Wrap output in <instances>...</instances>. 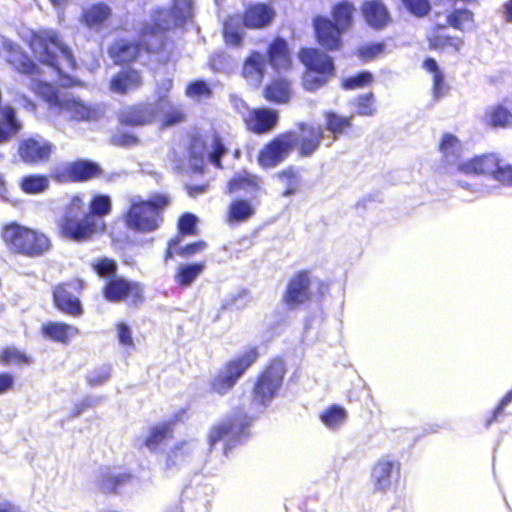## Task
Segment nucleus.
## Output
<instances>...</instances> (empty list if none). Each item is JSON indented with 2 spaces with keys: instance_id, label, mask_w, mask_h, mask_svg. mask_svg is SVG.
Returning a JSON list of instances; mask_svg holds the SVG:
<instances>
[{
  "instance_id": "052dcab7",
  "label": "nucleus",
  "mask_w": 512,
  "mask_h": 512,
  "mask_svg": "<svg viewBox=\"0 0 512 512\" xmlns=\"http://www.w3.org/2000/svg\"><path fill=\"white\" fill-rule=\"evenodd\" d=\"M512 402V388L502 397L499 404L493 409L491 415L485 420V427H490L493 423L504 415L505 407Z\"/></svg>"
},
{
  "instance_id": "e2e57ef3",
  "label": "nucleus",
  "mask_w": 512,
  "mask_h": 512,
  "mask_svg": "<svg viewBox=\"0 0 512 512\" xmlns=\"http://www.w3.org/2000/svg\"><path fill=\"white\" fill-rule=\"evenodd\" d=\"M492 177L503 184L512 185V165H501L498 158L497 168L494 170Z\"/></svg>"
},
{
  "instance_id": "bf43d9fd",
  "label": "nucleus",
  "mask_w": 512,
  "mask_h": 512,
  "mask_svg": "<svg viewBox=\"0 0 512 512\" xmlns=\"http://www.w3.org/2000/svg\"><path fill=\"white\" fill-rule=\"evenodd\" d=\"M110 367L107 365L93 369L87 376L89 386L95 387L104 384L110 378Z\"/></svg>"
},
{
  "instance_id": "37998d69",
  "label": "nucleus",
  "mask_w": 512,
  "mask_h": 512,
  "mask_svg": "<svg viewBox=\"0 0 512 512\" xmlns=\"http://www.w3.org/2000/svg\"><path fill=\"white\" fill-rule=\"evenodd\" d=\"M438 149L442 154L443 160L448 163H454L459 160L461 156L462 145L460 140L451 133L442 135L438 145Z\"/></svg>"
},
{
  "instance_id": "423d86ee",
  "label": "nucleus",
  "mask_w": 512,
  "mask_h": 512,
  "mask_svg": "<svg viewBox=\"0 0 512 512\" xmlns=\"http://www.w3.org/2000/svg\"><path fill=\"white\" fill-rule=\"evenodd\" d=\"M0 235L6 249L13 256L39 259L53 249V241L47 233L16 221L4 224Z\"/></svg>"
},
{
  "instance_id": "f704fd0d",
  "label": "nucleus",
  "mask_w": 512,
  "mask_h": 512,
  "mask_svg": "<svg viewBox=\"0 0 512 512\" xmlns=\"http://www.w3.org/2000/svg\"><path fill=\"white\" fill-rule=\"evenodd\" d=\"M422 69L431 74V93L435 100L443 98L449 91V85L445 81V75L439 64L433 57H426L421 64Z\"/></svg>"
},
{
  "instance_id": "20e7f679",
  "label": "nucleus",
  "mask_w": 512,
  "mask_h": 512,
  "mask_svg": "<svg viewBox=\"0 0 512 512\" xmlns=\"http://www.w3.org/2000/svg\"><path fill=\"white\" fill-rule=\"evenodd\" d=\"M37 60L58 75L62 86H80L81 82L68 72L77 69L78 64L71 47L64 41L61 33L53 28L31 30L26 41Z\"/></svg>"
},
{
  "instance_id": "680f3d73",
  "label": "nucleus",
  "mask_w": 512,
  "mask_h": 512,
  "mask_svg": "<svg viewBox=\"0 0 512 512\" xmlns=\"http://www.w3.org/2000/svg\"><path fill=\"white\" fill-rule=\"evenodd\" d=\"M110 143L116 147L127 148V147L136 146L139 143V139L137 138V136H135L132 133L121 132L118 134H114L110 138Z\"/></svg>"
},
{
  "instance_id": "864d4df0",
  "label": "nucleus",
  "mask_w": 512,
  "mask_h": 512,
  "mask_svg": "<svg viewBox=\"0 0 512 512\" xmlns=\"http://www.w3.org/2000/svg\"><path fill=\"white\" fill-rule=\"evenodd\" d=\"M375 103V95L373 92L361 94L353 101L355 113L359 116H373L376 113Z\"/></svg>"
},
{
  "instance_id": "c9c22d12",
  "label": "nucleus",
  "mask_w": 512,
  "mask_h": 512,
  "mask_svg": "<svg viewBox=\"0 0 512 512\" xmlns=\"http://www.w3.org/2000/svg\"><path fill=\"white\" fill-rule=\"evenodd\" d=\"M255 213V207L250 200L235 198L227 207L226 222L229 224L243 223L252 218Z\"/></svg>"
},
{
  "instance_id": "a19ab883",
  "label": "nucleus",
  "mask_w": 512,
  "mask_h": 512,
  "mask_svg": "<svg viewBox=\"0 0 512 512\" xmlns=\"http://www.w3.org/2000/svg\"><path fill=\"white\" fill-rule=\"evenodd\" d=\"M325 128L335 138L346 135L353 128L352 116H342L334 111L324 113Z\"/></svg>"
},
{
  "instance_id": "f257e3e1",
  "label": "nucleus",
  "mask_w": 512,
  "mask_h": 512,
  "mask_svg": "<svg viewBox=\"0 0 512 512\" xmlns=\"http://www.w3.org/2000/svg\"><path fill=\"white\" fill-rule=\"evenodd\" d=\"M165 9H156L152 22L145 24L134 41L128 39L115 40L108 49L113 63L118 66H127L134 63L146 65L153 61L157 65L166 66L173 61V41L166 35L169 30L167 22H161V15L165 16Z\"/></svg>"
},
{
  "instance_id": "f03ea898",
  "label": "nucleus",
  "mask_w": 512,
  "mask_h": 512,
  "mask_svg": "<svg viewBox=\"0 0 512 512\" xmlns=\"http://www.w3.org/2000/svg\"><path fill=\"white\" fill-rule=\"evenodd\" d=\"M82 193L73 194L65 205L62 216L57 221V234L60 238L75 243H88L107 232L104 218L112 212V201L106 194L93 195L85 212Z\"/></svg>"
},
{
  "instance_id": "aec40b11",
  "label": "nucleus",
  "mask_w": 512,
  "mask_h": 512,
  "mask_svg": "<svg viewBox=\"0 0 512 512\" xmlns=\"http://www.w3.org/2000/svg\"><path fill=\"white\" fill-rule=\"evenodd\" d=\"M239 74L248 85L260 87L267 74L265 55L259 50H250L242 60Z\"/></svg>"
},
{
  "instance_id": "de8ad7c7",
  "label": "nucleus",
  "mask_w": 512,
  "mask_h": 512,
  "mask_svg": "<svg viewBox=\"0 0 512 512\" xmlns=\"http://www.w3.org/2000/svg\"><path fill=\"white\" fill-rule=\"evenodd\" d=\"M222 36L225 44L234 48H242L244 44V35L241 32L237 21L228 19L224 22Z\"/></svg>"
},
{
  "instance_id": "4468645a",
  "label": "nucleus",
  "mask_w": 512,
  "mask_h": 512,
  "mask_svg": "<svg viewBox=\"0 0 512 512\" xmlns=\"http://www.w3.org/2000/svg\"><path fill=\"white\" fill-rule=\"evenodd\" d=\"M30 89L40 96L50 108L55 107L60 112H67L73 121H86L91 118L92 110L89 106L74 97L61 99L57 90L46 81H32Z\"/></svg>"
},
{
  "instance_id": "6ab92c4d",
  "label": "nucleus",
  "mask_w": 512,
  "mask_h": 512,
  "mask_svg": "<svg viewBox=\"0 0 512 512\" xmlns=\"http://www.w3.org/2000/svg\"><path fill=\"white\" fill-rule=\"evenodd\" d=\"M266 62L275 72H287L293 69V56L288 41L280 36L274 37L266 46Z\"/></svg>"
},
{
  "instance_id": "bb28decb",
  "label": "nucleus",
  "mask_w": 512,
  "mask_h": 512,
  "mask_svg": "<svg viewBox=\"0 0 512 512\" xmlns=\"http://www.w3.org/2000/svg\"><path fill=\"white\" fill-rule=\"evenodd\" d=\"M5 49L7 52L5 60L15 71L30 77L39 76L41 74L39 66L19 45L8 44Z\"/></svg>"
},
{
  "instance_id": "7c9ffc66",
  "label": "nucleus",
  "mask_w": 512,
  "mask_h": 512,
  "mask_svg": "<svg viewBox=\"0 0 512 512\" xmlns=\"http://www.w3.org/2000/svg\"><path fill=\"white\" fill-rule=\"evenodd\" d=\"M112 16L111 7L104 2H96L85 7L80 16L79 22L90 30L102 29Z\"/></svg>"
},
{
  "instance_id": "473e14b6",
  "label": "nucleus",
  "mask_w": 512,
  "mask_h": 512,
  "mask_svg": "<svg viewBox=\"0 0 512 512\" xmlns=\"http://www.w3.org/2000/svg\"><path fill=\"white\" fill-rule=\"evenodd\" d=\"M401 464L396 460L381 458L372 468L373 485L376 491H384L391 485V477L399 475Z\"/></svg>"
},
{
  "instance_id": "6e6d98bb",
  "label": "nucleus",
  "mask_w": 512,
  "mask_h": 512,
  "mask_svg": "<svg viewBox=\"0 0 512 512\" xmlns=\"http://www.w3.org/2000/svg\"><path fill=\"white\" fill-rule=\"evenodd\" d=\"M406 11L416 18H425L431 12L430 0H400Z\"/></svg>"
},
{
  "instance_id": "58836bf2",
  "label": "nucleus",
  "mask_w": 512,
  "mask_h": 512,
  "mask_svg": "<svg viewBox=\"0 0 512 512\" xmlns=\"http://www.w3.org/2000/svg\"><path fill=\"white\" fill-rule=\"evenodd\" d=\"M191 442L189 440H181L175 443L165 456V470L178 468L187 462L191 456Z\"/></svg>"
},
{
  "instance_id": "9b49d317",
  "label": "nucleus",
  "mask_w": 512,
  "mask_h": 512,
  "mask_svg": "<svg viewBox=\"0 0 512 512\" xmlns=\"http://www.w3.org/2000/svg\"><path fill=\"white\" fill-rule=\"evenodd\" d=\"M312 271L301 269L296 271L286 284L282 295V303L289 309L295 310L300 306L313 301L314 298L322 300L329 290V283L323 280L316 282V291H312Z\"/></svg>"
},
{
  "instance_id": "338daca9",
  "label": "nucleus",
  "mask_w": 512,
  "mask_h": 512,
  "mask_svg": "<svg viewBox=\"0 0 512 512\" xmlns=\"http://www.w3.org/2000/svg\"><path fill=\"white\" fill-rule=\"evenodd\" d=\"M117 336L119 342L124 346H134L131 330L126 323L120 322L117 324Z\"/></svg>"
},
{
  "instance_id": "09e8293b",
  "label": "nucleus",
  "mask_w": 512,
  "mask_h": 512,
  "mask_svg": "<svg viewBox=\"0 0 512 512\" xmlns=\"http://www.w3.org/2000/svg\"><path fill=\"white\" fill-rule=\"evenodd\" d=\"M347 418L346 410L336 404L330 405L320 414L321 422L328 428H339Z\"/></svg>"
},
{
  "instance_id": "9d476101",
  "label": "nucleus",
  "mask_w": 512,
  "mask_h": 512,
  "mask_svg": "<svg viewBox=\"0 0 512 512\" xmlns=\"http://www.w3.org/2000/svg\"><path fill=\"white\" fill-rule=\"evenodd\" d=\"M287 373L282 358H271L256 375L250 396L253 404L268 407L279 395Z\"/></svg>"
},
{
  "instance_id": "ea45409f",
  "label": "nucleus",
  "mask_w": 512,
  "mask_h": 512,
  "mask_svg": "<svg viewBox=\"0 0 512 512\" xmlns=\"http://www.w3.org/2000/svg\"><path fill=\"white\" fill-rule=\"evenodd\" d=\"M486 124L494 129H507L512 127V111L501 103L495 104L486 110Z\"/></svg>"
},
{
  "instance_id": "5fc2aeb1",
  "label": "nucleus",
  "mask_w": 512,
  "mask_h": 512,
  "mask_svg": "<svg viewBox=\"0 0 512 512\" xmlns=\"http://www.w3.org/2000/svg\"><path fill=\"white\" fill-rule=\"evenodd\" d=\"M91 268L99 277L108 279L117 275L118 265L112 258L101 257L91 264Z\"/></svg>"
},
{
  "instance_id": "2eb2a0df",
  "label": "nucleus",
  "mask_w": 512,
  "mask_h": 512,
  "mask_svg": "<svg viewBox=\"0 0 512 512\" xmlns=\"http://www.w3.org/2000/svg\"><path fill=\"white\" fill-rule=\"evenodd\" d=\"M101 294L109 303L126 302L133 307L143 305L146 300L145 286L141 282L120 275L106 279Z\"/></svg>"
},
{
  "instance_id": "0e129e2a",
  "label": "nucleus",
  "mask_w": 512,
  "mask_h": 512,
  "mask_svg": "<svg viewBox=\"0 0 512 512\" xmlns=\"http://www.w3.org/2000/svg\"><path fill=\"white\" fill-rule=\"evenodd\" d=\"M185 118L186 115L180 107H173L164 115L162 126L169 127L180 124Z\"/></svg>"
},
{
  "instance_id": "c03bdc74",
  "label": "nucleus",
  "mask_w": 512,
  "mask_h": 512,
  "mask_svg": "<svg viewBox=\"0 0 512 512\" xmlns=\"http://www.w3.org/2000/svg\"><path fill=\"white\" fill-rule=\"evenodd\" d=\"M275 176L285 186L282 196L289 197L299 191L301 177L295 166L289 165L278 171Z\"/></svg>"
},
{
  "instance_id": "a211bd4d",
  "label": "nucleus",
  "mask_w": 512,
  "mask_h": 512,
  "mask_svg": "<svg viewBox=\"0 0 512 512\" xmlns=\"http://www.w3.org/2000/svg\"><path fill=\"white\" fill-rule=\"evenodd\" d=\"M135 476L132 471L121 467L106 466L97 479V489L105 496L120 495L133 483Z\"/></svg>"
},
{
  "instance_id": "13d9d810",
  "label": "nucleus",
  "mask_w": 512,
  "mask_h": 512,
  "mask_svg": "<svg viewBox=\"0 0 512 512\" xmlns=\"http://www.w3.org/2000/svg\"><path fill=\"white\" fill-rule=\"evenodd\" d=\"M186 95L189 97H211L212 90L210 86L202 79L192 81L186 87Z\"/></svg>"
},
{
  "instance_id": "4d7b16f0",
  "label": "nucleus",
  "mask_w": 512,
  "mask_h": 512,
  "mask_svg": "<svg viewBox=\"0 0 512 512\" xmlns=\"http://www.w3.org/2000/svg\"><path fill=\"white\" fill-rule=\"evenodd\" d=\"M177 230V235L181 238L195 235L197 233V217L192 213H183L178 219Z\"/></svg>"
},
{
  "instance_id": "774afa93",
  "label": "nucleus",
  "mask_w": 512,
  "mask_h": 512,
  "mask_svg": "<svg viewBox=\"0 0 512 512\" xmlns=\"http://www.w3.org/2000/svg\"><path fill=\"white\" fill-rule=\"evenodd\" d=\"M172 88L173 80L171 78H166L158 82L155 87V93L158 101H166Z\"/></svg>"
},
{
  "instance_id": "72a5a7b5",
  "label": "nucleus",
  "mask_w": 512,
  "mask_h": 512,
  "mask_svg": "<svg viewBox=\"0 0 512 512\" xmlns=\"http://www.w3.org/2000/svg\"><path fill=\"white\" fill-rule=\"evenodd\" d=\"M264 98L275 104L288 103L292 96L291 81L285 77L273 78L263 89Z\"/></svg>"
},
{
  "instance_id": "1a4fd4ad",
  "label": "nucleus",
  "mask_w": 512,
  "mask_h": 512,
  "mask_svg": "<svg viewBox=\"0 0 512 512\" xmlns=\"http://www.w3.org/2000/svg\"><path fill=\"white\" fill-rule=\"evenodd\" d=\"M188 157L194 162L193 169L204 173L206 159L217 169H223L222 158L229 152L225 138L216 130L205 134H193L187 148Z\"/></svg>"
},
{
  "instance_id": "2f4dec72",
  "label": "nucleus",
  "mask_w": 512,
  "mask_h": 512,
  "mask_svg": "<svg viewBox=\"0 0 512 512\" xmlns=\"http://www.w3.org/2000/svg\"><path fill=\"white\" fill-rule=\"evenodd\" d=\"M496 154L487 153L473 157L457 165V170L465 175H492L497 168Z\"/></svg>"
},
{
  "instance_id": "ddd939ff",
  "label": "nucleus",
  "mask_w": 512,
  "mask_h": 512,
  "mask_svg": "<svg viewBox=\"0 0 512 512\" xmlns=\"http://www.w3.org/2000/svg\"><path fill=\"white\" fill-rule=\"evenodd\" d=\"M251 421L252 418L246 412L238 409L212 425L207 435L210 449H213L219 442H224V454L228 455L236 444L249 435Z\"/></svg>"
},
{
  "instance_id": "a18cd8bd",
  "label": "nucleus",
  "mask_w": 512,
  "mask_h": 512,
  "mask_svg": "<svg viewBox=\"0 0 512 512\" xmlns=\"http://www.w3.org/2000/svg\"><path fill=\"white\" fill-rule=\"evenodd\" d=\"M166 14L161 15L162 23L167 22L170 27V23L168 20V15L174 19L175 23L184 22L187 20L192 14V0H173L169 9H166Z\"/></svg>"
},
{
  "instance_id": "412c9836",
  "label": "nucleus",
  "mask_w": 512,
  "mask_h": 512,
  "mask_svg": "<svg viewBox=\"0 0 512 512\" xmlns=\"http://www.w3.org/2000/svg\"><path fill=\"white\" fill-rule=\"evenodd\" d=\"M426 42L430 51L442 53L451 51L459 53L463 46V39L446 33V25L437 23L426 34Z\"/></svg>"
},
{
  "instance_id": "7ed1b4c3",
  "label": "nucleus",
  "mask_w": 512,
  "mask_h": 512,
  "mask_svg": "<svg viewBox=\"0 0 512 512\" xmlns=\"http://www.w3.org/2000/svg\"><path fill=\"white\" fill-rule=\"evenodd\" d=\"M320 125L298 122L295 129L285 130L267 141L257 154V163L263 169L275 168L294 151L299 158H310L320 148L323 140Z\"/></svg>"
},
{
  "instance_id": "4be33fe9",
  "label": "nucleus",
  "mask_w": 512,
  "mask_h": 512,
  "mask_svg": "<svg viewBox=\"0 0 512 512\" xmlns=\"http://www.w3.org/2000/svg\"><path fill=\"white\" fill-rule=\"evenodd\" d=\"M278 122V112L269 108L251 109L244 119L246 129L257 135L270 133L277 127Z\"/></svg>"
},
{
  "instance_id": "b1692460",
  "label": "nucleus",
  "mask_w": 512,
  "mask_h": 512,
  "mask_svg": "<svg viewBox=\"0 0 512 512\" xmlns=\"http://www.w3.org/2000/svg\"><path fill=\"white\" fill-rule=\"evenodd\" d=\"M156 117L152 104L138 102L124 108L118 116L119 122L128 127H139L150 125Z\"/></svg>"
},
{
  "instance_id": "c756f323",
  "label": "nucleus",
  "mask_w": 512,
  "mask_h": 512,
  "mask_svg": "<svg viewBox=\"0 0 512 512\" xmlns=\"http://www.w3.org/2000/svg\"><path fill=\"white\" fill-rule=\"evenodd\" d=\"M42 337L52 342L68 345L80 334L78 327L61 321H47L40 328Z\"/></svg>"
},
{
  "instance_id": "cd10ccee",
  "label": "nucleus",
  "mask_w": 512,
  "mask_h": 512,
  "mask_svg": "<svg viewBox=\"0 0 512 512\" xmlns=\"http://www.w3.org/2000/svg\"><path fill=\"white\" fill-rule=\"evenodd\" d=\"M361 13L365 22L376 30L384 29L392 21L387 6L381 0L364 1L361 5Z\"/></svg>"
},
{
  "instance_id": "5701e85b",
  "label": "nucleus",
  "mask_w": 512,
  "mask_h": 512,
  "mask_svg": "<svg viewBox=\"0 0 512 512\" xmlns=\"http://www.w3.org/2000/svg\"><path fill=\"white\" fill-rule=\"evenodd\" d=\"M53 152V144L45 140L27 138L19 143L18 155L21 160L29 165L46 162Z\"/></svg>"
},
{
  "instance_id": "79ce46f5",
  "label": "nucleus",
  "mask_w": 512,
  "mask_h": 512,
  "mask_svg": "<svg viewBox=\"0 0 512 512\" xmlns=\"http://www.w3.org/2000/svg\"><path fill=\"white\" fill-rule=\"evenodd\" d=\"M205 267L206 265L203 261L181 264L176 269L174 281L179 287L188 288L203 273Z\"/></svg>"
},
{
  "instance_id": "6e6552de",
  "label": "nucleus",
  "mask_w": 512,
  "mask_h": 512,
  "mask_svg": "<svg viewBox=\"0 0 512 512\" xmlns=\"http://www.w3.org/2000/svg\"><path fill=\"white\" fill-rule=\"evenodd\" d=\"M317 47H301L297 56L304 67L301 84L304 90L315 92L335 76L336 67L332 56Z\"/></svg>"
},
{
  "instance_id": "49530a36",
  "label": "nucleus",
  "mask_w": 512,
  "mask_h": 512,
  "mask_svg": "<svg viewBox=\"0 0 512 512\" xmlns=\"http://www.w3.org/2000/svg\"><path fill=\"white\" fill-rule=\"evenodd\" d=\"M19 187L26 194H40L49 188V177L42 174L26 175L20 179Z\"/></svg>"
},
{
  "instance_id": "0eeeda50",
  "label": "nucleus",
  "mask_w": 512,
  "mask_h": 512,
  "mask_svg": "<svg viewBox=\"0 0 512 512\" xmlns=\"http://www.w3.org/2000/svg\"><path fill=\"white\" fill-rule=\"evenodd\" d=\"M169 203L170 198L162 193H155L147 200L132 201L124 214L125 225L140 233L154 232L161 227Z\"/></svg>"
},
{
  "instance_id": "393cba45",
  "label": "nucleus",
  "mask_w": 512,
  "mask_h": 512,
  "mask_svg": "<svg viewBox=\"0 0 512 512\" xmlns=\"http://www.w3.org/2000/svg\"><path fill=\"white\" fill-rule=\"evenodd\" d=\"M275 17L274 9L266 3L247 6L242 14V24L248 29H262L269 26Z\"/></svg>"
},
{
  "instance_id": "c85d7f7f",
  "label": "nucleus",
  "mask_w": 512,
  "mask_h": 512,
  "mask_svg": "<svg viewBox=\"0 0 512 512\" xmlns=\"http://www.w3.org/2000/svg\"><path fill=\"white\" fill-rule=\"evenodd\" d=\"M186 413L185 409L176 413L172 419L164 421L149 429V433L144 440V445L150 450L158 449L166 440L174 438V425L181 420V416Z\"/></svg>"
},
{
  "instance_id": "f8f14e48",
  "label": "nucleus",
  "mask_w": 512,
  "mask_h": 512,
  "mask_svg": "<svg viewBox=\"0 0 512 512\" xmlns=\"http://www.w3.org/2000/svg\"><path fill=\"white\" fill-rule=\"evenodd\" d=\"M260 353L257 346L248 347L242 354L227 360L222 368L209 380L211 392L224 396L230 392L240 378L259 359Z\"/></svg>"
},
{
  "instance_id": "603ef678",
  "label": "nucleus",
  "mask_w": 512,
  "mask_h": 512,
  "mask_svg": "<svg viewBox=\"0 0 512 512\" xmlns=\"http://www.w3.org/2000/svg\"><path fill=\"white\" fill-rule=\"evenodd\" d=\"M374 76L370 71H361L355 75L343 78L341 87L345 90H356L372 85Z\"/></svg>"
},
{
  "instance_id": "4c0bfd02",
  "label": "nucleus",
  "mask_w": 512,
  "mask_h": 512,
  "mask_svg": "<svg viewBox=\"0 0 512 512\" xmlns=\"http://www.w3.org/2000/svg\"><path fill=\"white\" fill-rule=\"evenodd\" d=\"M34 364V358L14 345H7L0 349V365L3 367H23Z\"/></svg>"
},
{
  "instance_id": "69168bd1",
  "label": "nucleus",
  "mask_w": 512,
  "mask_h": 512,
  "mask_svg": "<svg viewBox=\"0 0 512 512\" xmlns=\"http://www.w3.org/2000/svg\"><path fill=\"white\" fill-rule=\"evenodd\" d=\"M205 247L206 243L204 241H196L186 244L180 248L179 256L183 258H189L203 251Z\"/></svg>"
},
{
  "instance_id": "e433bc0d",
  "label": "nucleus",
  "mask_w": 512,
  "mask_h": 512,
  "mask_svg": "<svg viewBox=\"0 0 512 512\" xmlns=\"http://www.w3.org/2000/svg\"><path fill=\"white\" fill-rule=\"evenodd\" d=\"M226 189L229 194L240 191L257 192L260 190V178L247 171L238 172L230 178Z\"/></svg>"
},
{
  "instance_id": "f3484780",
  "label": "nucleus",
  "mask_w": 512,
  "mask_h": 512,
  "mask_svg": "<svg viewBox=\"0 0 512 512\" xmlns=\"http://www.w3.org/2000/svg\"><path fill=\"white\" fill-rule=\"evenodd\" d=\"M84 287L85 282L79 278L56 284L52 288L54 307L65 315L81 317L84 314V308L80 296Z\"/></svg>"
},
{
  "instance_id": "a878e982",
  "label": "nucleus",
  "mask_w": 512,
  "mask_h": 512,
  "mask_svg": "<svg viewBox=\"0 0 512 512\" xmlns=\"http://www.w3.org/2000/svg\"><path fill=\"white\" fill-rule=\"evenodd\" d=\"M143 85L141 72L134 68H126L115 73L109 81L111 92L125 95L130 91L138 90Z\"/></svg>"
},
{
  "instance_id": "3c124183",
  "label": "nucleus",
  "mask_w": 512,
  "mask_h": 512,
  "mask_svg": "<svg viewBox=\"0 0 512 512\" xmlns=\"http://www.w3.org/2000/svg\"><path fill=\"white\" fill-rule=\"evenodd\" d=\"M474 22V14L466 8L454 9L446 16V27L449 26L453 29L463 31L465 25H470Z\"/></svg>"
},
{
  "instance_id": "dca6fc26",
  "label": "nucleus",
  "mask_w": 512,
  "mask_h": 512,
  "mask_svg": "<svg viewBox=\"0 0 512 512\" xmlns=\"http://www.w3.org/2000/svg\"><path fill=\"white\" fill-rule=\"evenodd\" d=\"M104 171L92 160L79 158L54 166L49 177L58 184L85 183L102 177Z\"/></svg>"
},
{
  "instance_id": "39448f33",
  "label": "nucleus",
  "mask_w": 512,
  "mask_h": 512,
  "mask_svg": "<svg viewBox=\"0 0 512 512\" xmlns=\"http://www.w3.org/2000/svg\"><path fill=\"white\" fill-rule=\"evenodd\" d=\"M354 11L355 7L351 2L342 0L331 7V18L325 15L313 17V37L319 48L331 53L343 50V34L353 26Z\"/></svg>"
},
{
  "instance_id": "8fccbe9b",
  "label": "nucleus",
  "mask_w": 512,
  "mask_h": 512,
  "mask_svg": "<svg viewBox=\"0 0 512 512\" xmlns=\"http://www.w3.org/2000/svg\"><path fill=\"white\" fill-rule=\"evenodd\" d=\"M387 46L384 42H372L360 45L355 55L364 63L374 61L386 53Z\"/></svg>"
}]
</instances>
